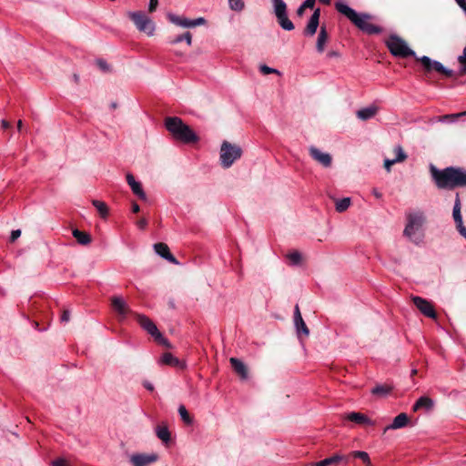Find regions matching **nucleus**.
Instances as JSON below:
<instances>
[{"instance_id": "obj_1", "label": "nucleus", "mask_w": 466, "mask_h": 466, "mask_svg": "<svg viewBox=\"0 0 466 466\" xmlns=\"http://www.w3.org/2000/svg\"><path fill=\"white\" fill-rule=\"evenodd\" d=\"M385 45L393 56L400 58L414 56L417 61H420L421 63L426 72H431L434 70L444 75L447 77L453 76V71L445 68L441 63L431 60L429 56H426L417 57L415 52L411 48H410L407 42L397 35H390L385 40Z\"/></svg>"}, {"instance_id": "obj_2", "label": "nucleus", "mask_w": 466, "mask_h": 466, "mask_svg": "<svg viewBox=\"0 0 466 466\" xmlns=\"http://www.w3.org/2000/svg\"><path fill=\"white\" fill-rule=\"evenodd\" d=\"M432 178L441 189H453L466 187V169L462 167H449L439 170L431 167Z\"/></svg>"}, {"instance_id": "obj_3", "label": "nucleus", "mask_w": 466, "mask_h": 466, "mask_svg": "<svg viewBox=\"0 0 466 466\" xmlns=\"http://www.w3.org/2000/svg\"><path fill=\"white\" fill-rule=\"evenodd\" d=\"M336 10L345 15L355 26L368 35H376L382 32V28L370 22L371 15L369 14H358L354 9L346 4L338 2L335 4Z\"/></svg>"}, {"instance_id": "obj_4", "label": "nucleus", "mask_w": 466, "mask_h": 466, "mask_svg": "<svg viewBox=\"0 0 466 466\" xmlns=\"http://www.w3.org/2000/svg\"><path fill=\"white\" fill-rule=\"evenodd\" d=\"M165 127L175 140L184 144L196 143L199 139L190 127L177 116L166 117Z\"/></svg>"}, {"instance_id": "obj_5", "label": "nucleus", "mask_w": 466, "mask_h": 466, "mask_svg": "<svg viewBox=\"0 0 466 466\" xmlns=\"http://www.w3.org/2000/svg\"><path fill=\"white\" fill-rule=\"evenodd\" d=\"M241 155L242 149L240 147L228 141L222 143L219 158L223 167H230L237 159L240 158Z\"/></svg>"}, {"instance_id": "obj_6", "label": "nucleus", "mask_w": 466, "mask_h": 466, "mask_svg": "<svg viewBox=\"0 0 466 466\" xmlns=\"http://www.w3.org/2000/svg\"><path fill=\"white\" fill-rule=\"evenodd\" d=\"M274 6V13L278 19L279 25L287 31L294 29L293 23L287 15V5L283 0H271Z\"/></svg>"}, {"instance_id": "obj_7", "label": "nucleus", "mask_w": 466, "mask_h": 466, "mask_svg": "<svg viewBox=\"0 0 466 466\" xmlns=\"http://www.w3.org/2000/svg\"><path fill=\"white\" fill-rule=\"evenodd\" d=\"M130 19L134 22L137 29L152 35L155 31V25L152 21L143 12H130Z\"/></svg>"}, {"instance_id": "obj_8", "label": "nucleus", "mask_w": 466, "mask_h": 466, "mask_svg": "<svg viewBox=\"0 0 466 466\" xmlns=\"http://www.w3.org/2000/svg\"><path fill=\"white\" fill-rule=\"evenodd\" d=\"M408 223L404 228V235L410 238L423 224L425 218L422 212L409 213Z\"/></svg>"}, {"instance_id": "obj_9", "label": "nucleus", "mask_w": 466, "mask_h": 466, "mask_svg": "<svg viewBox=\"0 0 466 466\" xmlns=\"http://www.w3.org/2000/svg\"><path fill=\"white\" fill-rule=\"evenodd\" d=\"M452 218L456 225V228L459 233L466 238V228L463 225L462 216H461V201L460 198V194L456 193L454 206L452 209Z\"/></svg>"}, {"instance_id": "obj_10", "label": "nucleus", "mask_w": 466, "mask_h": 466, "mask_svg": "<svg viewBox=\"0 0 466 466\" xmlns=\"http://www.w3.org/2000/svg\"><path fill=\"white\" fill-rule=\"evenodd\" d=\"M411 300L416 306V308L422 313L424 316L431 318V319H436L437 314L434 309L433 305L427 299L419 297V296H412Z\"/></svg>"}, {"instance_id": "obj_11", "label": "nucleus", "mask_w": 466, "mask_h": 466, "mask_svg": "<svg viewBox=\"0 0 466 466\" xmlns=\"http://www.w3.org/2000/svg\"><path fill=\"white\" fill-rule=\"evenodd\" d=\"M167 18L171 23H173L177 25L182 26V27H187H187H195L198 25H204L206 23V20L203 17H198L197 19L190 20V19H187V18H185L182 16H178L172 13L167 14Z\"/></svg>"}, {"instance_id": "obj_12", "label": "nucleus", "mask_w": 466, "mask_h": 466, "mask_svg": "<svg viewBox=\"0 0 466 466\" xmlns=\"http://www.w3.org/2000/svg\"><path fill=\"white\" fill-rule=\"evenodd\" d=\"M310 157L324 167H329L332 163V157L329 153L320 151L316 147H309V148Z\"/></svg>"}, {"instance_id": "obj_13", "label": "nucleus", "mask_w": 466, "mask_h": 466, "mask_svg": "<svg viewBox=\"0 0 466 466\" xmlns=\"http://www.w3.org/2000/svg\"><path fill=\"white\" fill-rule=\"evenodd\" d=\"M319 16H320V10L318 8L314 10L313 14L311 15L305 29H304V35L308 36H312L316 34L319 24Z\"/></svg>"}, {"instance_id": "obj_14", "label": "nucleus", "mask_w": 466, "mask_h": 466, "mask_svg": "<svg viewBox=\"0 0 466 466\" xmlns=\"http://www.w3.org/2000/svg\"><path fill=\"white\" fill-rule=\"evenodd\" d=\"M136 318L139 325L153 338L157 335V332H159L155 323L147 316L137 314Z\"/></svg>"}, {"instance_id": "obj_15", "label": "nucleus", "mask_w": 466, "mask_h": 466, "mask_svg": "<svg viewBox=\"0 0 466 466\" xmlns=\"http://www.w3.org/2000/svg\"><path fill=\"white\" fill-rule=\"evenodd\" d=\"M344 419L352 421L359 425H374V421L371 420L368 416L360 412H350L344 416Z\"/></svg>"}, {"instance_id": "obj_16", "label": "nucleus", "mask_w": 466, "mask_h": 466, "mask_svg": "<svg viewBox=\"0 0 466 466\" xmlns=\"http://www.w3.org/2000/svg\"><path fill=\"white\" fill-rule=\"evenodd\" d=\"M154 249L160 257L164 258L167 261L173 264H178L176 258L170 253L169 248L165 243H157L154 245Z\"/></svg>"}, {"instance_id": "obj_17", "label": "nucleus", "mask_w": 466, "mask_h": 466, "mask_svg": "<svg viewBox=\"0 0 466 466\" xmlns=\"http://www.w3.org/2000/svg\"><path fill=\"white\" fill-rule=\"evenodd\" d=\"M157 456L156 454L144 455L137 454L131 457V462L134 466H147L148 464L156 461Z\"/></svg>"}, {"instance_id": "obj_18", "label": "nucleus", "mask_w": 466, "mask_h": 466, "mask_svg": "<svg viewBox=\"0 0 466 466\" xmlns=\"http://www.w3.org/2000/svg\"><path fill=\"white\" fill-rule=\"evenodd\" d=\"M127 182L130 186L132 192L137 196L140 199L145 200L147 198L146 193L144 192L142 186L139 182L136 181L134 176L130 173L127 175Z\"/></svg>"}, {"instance_id": "obj_19", "label": "nucleus", "mask_w": 466, "mask_h": 466, "mask_svg": "<svg viewBox=\"0 0 466 466\" xmlns=\"http://www.w3.org/2000/svg\"><path fill=\"white\" fill-rule=\"evenodd\" d=\"M229 361L234 371L240 377V379L247 380L248 377V371L244 362L237 358H230Z\"/></svg>"}, {"instance_id": "obj_20", "label": "nucleus", "mask_w": 466, "mask_h": 466, "mask_svg": "<svg viewBox=\"0 0 466 466\" xmlns=\"http://www.w3.org/2000/svg\"><path fill=\"white\" fill-rule=\"evenodd\" d=\"M159 363L163 365H167L171 367H177L180 369H184L186 367L185 363L179 360L177 357L169 352H166L162 355L159 360Z\"/></svg>"}, {"instance_id": "obj_21", "label": "nucleus", "mask_w": 466, "mask_h": 466, "mask_svg": "<svg viewBox=\"0 0 466 466\" xmlns=\"http://www.w3.org/2000/svg\"><path fill=\"white\" fill-rule=\"evenodd\" d=\"M294 323H295V326L297 329V332L299 334L303 333L305 336L309 335V329L307 328V326L301 317L299 308L298 305H296V307H295Z\"/></svg>"}, {"instance_id": "obj_22", "label": "nucleus", "mask_w": 466, "mask_h": 466, "mask_svg": "<svg viewBox=\"0 0 466 466\" xmlns=\"http://www.w3.org/2000/svg\"><path fill=\"white\" fill-rule=\"evenodd\" d=\"M112 307L121 317L125 318L128 312V307L121 297H113L111 299Z\"/></svg>"}, {"instance_id": "obj_23", "label": "nucleus", "mask_w": 466, "mask_h": 466, "mask_svg": "<svg viewBox=\"0 0 466 466\" xmlns=\"http://www.w3.org/2000/svg\"><path fill=\"white\" fill-rule=\"evenodd\" d=\"M433 405H434V402L431 398H429L427 396H422L415 402L412 410H413V411H417L420 409L430 410L432 409Z\"/></svg>"}, {"instance_id": "obj_24", "label": "nucleus", "mask_w": 466, "mask_h": 466, "mask_svg": "<svg viewBox=\"0 0 466 466\" xmlns=\"http://www.w3.org/2000/svg\"><path fill=\"white\" fill-rule=\"evenodd\" d=\"M409 421V418L406 413H400L398 416H396L390 425H389L385 431L387 430H396L403 428L407 425Z\"/></svg>"}, {"instance_id": "obj_25", "label": "nucleus", "mask_w": 466, "mask_h": 466, "mask_svg": "<svg viewBox=\"0 0 466 466\" xmlns=\"http://www.w3.org/2000/svg\"><path fill=\"white\" fill-rule=\"evenodd\" d=\"M328 39H329V35H328L327 29L324 25H322L320 27V30H319V33L318 35V39H317L316 47H317L318 52L322 53L324 51L325 45H326Z\"/></svg>"}, {"instance_id": "obj_26", "label": "nucleus", "mask_w": 466, "mask_h": 466, "mask_svg": "<svg viewBox=\"0 0 466 466\" xmlns=\"http://www.w3.org/2000/svg\"><path fill=\"white\" fill-rule=\"evenodd\" d=\"M378 112V107L375 106H368L357 111V116L361 120H368L373 117Z\"/></svg>"}, {"instance_id": "obj_27", "label": "nucleus", "mask_w": 466, "mask_h": 466, "mask_svg": "<svg viewBox=\"0 0 466 466\" xmlns=\"http://www.w3.org/2000/svg\"><path fill=\"white\" fill-rule=\"evenodd\" d=\"M393 390V387L389 384H378L371 390V394L378 397H386Z\"/></svg>"}, {"instance_id": "obj_28", "label": "nucleus", "mask_w": 466, "mask_h": 466, "mask_svg": "<svg viewBox=\"0 0 466 466\" xmlns=\"http://www.w3.org/2000/svg\"><path fill=\"white\" fill-rule=\"evenodd\" d=\"M72 234L80 245L86 246L91 243V236L86 232L76 228L73 229Z\"/></svg>"}, {"instance_id": "obj_29", "label": "nucleus", "mask_w": 466, "mask_h": 466, "mask_svg": "<svg viewBox=\"0 0 466 466\" xmlns=\"http://www.w3.org/2000/svg\"><path fill=\"white\" fill-rule=\"evenodd\" d=\"M157 436L165 443L170 441V432L167 426H157L156 429Z\"/></svg>"}, {"instance_id": "obj_30", "label": "nucleus", "mask_w": 466, "mask_h": 466, "mask_svg": "<svg viewBox=\"0 0 466 466\" xmlns=\"http://www.w3.org/2000/svg\"><path fill=\"white\" fill-rule=\"evenodd\" d=\"M342 460V457L339 455H334L329 458H326L320 461L313 463L311 466H329L333 463H337Z\"/></svg>"}, {"instance_id": "obj_31", "label": "nucleus", "mask_w": 466, "mask_h": 466, "mask_svg": "<svg viewBox=\"0 0 466 466\" xmlns=\"http://www.w3.org/2000/svg\"><path fill=\"white\" fill-rule=\"evenodd\" d=\"M353 458L360 459L366 466H372L369 454L366 451H355L350 453Z\"/></svg>"}, {"instance_id": "obj_32", "label": "nucleus", "mask_w": 466, "mask_h": 466, "mask_svg": "<svg viewBox=\"0 0 466 466\" xmlns=\"http://www.w3.org/2000/svg\"><path fill=\"white\" fill-rule=\"evenodd\" d=\"M350 206V198H344L336 201V210L339 213L344 212Z\"/></svg>"}, {"instance_id": "obj_33", "label": "nucleus", "mask_w": 466, "mask_h": 466, "mask_svg": "<svg viewBox=\"0 0 466 466\" xmlns=\"http://www.w3.org/2000/svg\"><path fill=\"white\" fill-rule=\"evenodd\" d=\"M93 205L96 207L102 218H106L108 214V208L105 202L99 200H93Z\"/></svg>"}, {"instance_id": "obj_34", "label": "nucleus", "mask_w": 466, "mask_h": 466, "mask_svg": "<svg viewBox=\"0 0 466 466\" xmlns=\"http://www.w3.org/2000/svg\"><path fill=\"white\" fill-rule=\"evenodd\" d=\"M182 41H186L187 46H191L192 35L189 32H186L183 35H179L176 36L173 40H171V44H177Z\"/></svg>"}, {"instance_id": "obj_35", "label": "nucleus", "mask_w": 466, "mask_h": 466, "mask_svg": "<svg viewBox=\"0 0 466 466\" xmlns=\"http://www.w3.org/2000/svg\"><path fill=\"white\" fill-rule=\"evenodd\" d=\"M178 413L182 419V420L186 423V424H191L192 423V419L191 417L189 416L186 407L184 405H180L178 407Z\"/></svg>"}, {"instance_id": "obj_36", "label": "nucleus", "mask_w": 466, "mask_h": 466, "mask_svg": "<svg viewBox=\"0 0 466 466\" xmlns=\"http://www.w3.org/2000/svg\"><path fill=\"white\" fill-rule=\"evenodd\" d=\"M459 63L461 65L460 75L466 74V46L463 48L462 55L458 57Z\"/></svg>"}, {"instance_id": "obj_37", "label": "nucleus", "mask_w": 466, "mask_h": 466, "mask_svg": "<svg viewBox=\"0 0 466 466\" xmlns=\"http://www.w3.org/2000/svg\"><path fill=\"white\" fill-rule=\"evenodd\" d=\"M394 152L396 154L395 161L402 162L407 158V155L404 153L400 146L396 147L394 148Z\"/></svg>"}, {"instance_id": "obj_38", "label": "nucleus", "mask_w": 466, "mask_h": 466, "mask_svg": "<svg viewBox=\"0 0 466 466\" xmlns=\"http://www.w3.org/2000/svg\"><path fill=\"white\" fill-rule=\"evenodd\" d=\"M461 117L460 113L443 115L438 117L439 122L455 121Z\"/></svg>"}, {"instance_id": "obj_39", "label": "nucleus", "mask_w": 466, "mask_h": 466, "mask_svg": "<svg viewBox=\"0 0 466 466\" xmlns=\"http://www.w3.org/2000/svg\"><path fill=\"white\" fill-rule=\"evenodd\" d=\"M230 8L235 11H241L244 8L243 0H228Z\"/></svg>"}, {"instance_id": "obj_40", "label": "nucleus", "mask_w": 466, "mask_h": 466, "mask_svg": "<svg viewBox=\"0 0 466 466\" xmlns=\"http://www.w3.org/2000/svg\"><path fill=\"white\" fill-rule=\"evenodd\" d=\"M288 258L290 260L292 264L297 265L301 260V255L299 252L294 251L288 255Z\"/></svg>"}, {"instance_id": "obj_41", "label": "nucleus", "mask_w": 466, "mask_h": 466, "mask_svg": "<svg viewBox=\"0 0 466 466\" xmlns=\"http://www.w3.org/2000/svg\"><path fill=\"white\" fill-rule=\"evenodd\" d=\"M154 339L159 344L164 345L167 348H171V344L169 343V341L167 339H165L160 332H157Z\"/></svg>"}, {"instance_id": "obj_42", "label": "nucleus", "mask_w": 466, "mask_h": 466, "mask_svg": "<svg viewBox=\"0 0 466 466\" xmlns=\"http://www.w3.org/2000/svg\"><path fill=\"white\" fill-rule=\"evenodd\" d=\"M260 69V72L263 74V75H268V74H278V75H280L279 71L275 69V68H271L266 65H262L260 66L259 67Z\"/></svg>"}, {"instance_id": "obj_43", "label": "nucleus", "mask_w": 466, "mask_h": 466, "mask_svg": "<svg viewBox=\"0 0 466 466\" xmlns=\"http://www.w3.org/2000/svg\"><path fill=\"white\" fill-rule=\"evenodd\" d=\"M52 466H71L66 460L64 459H56L52 461Z\"/></svg>"}, {"instance_id": "obj_44", "label": "nucleus", "mask_w": 466, "mask_h": 466, "mask_svg": "<svg viewBox=\"0 0 466 466\" xmlns=\"http://www.w3.org/2000/svg\"><path fill=\"white\" fill-rule=\"evenodd\" d=\"M21 236V230L15 229L11 232L10 241L15 242Z\"/></svg>"}, {"instance_id": "obj_45", "label": "nucleus", "mask_w": 466, "mask_h": 466, "mask_svg": "<svg viewBox=\"0 0 466 466\" xmlns=\"http://www.w3.org/2000/svg\"><path fill=\"white\" fill-rule=\"evenodd\" d=\"M316 0H305L302 4V8H313L315 5Z\"/></svg>"}, {"instance_id": "obj_46", "label": "nucleus", "mask_w": 466, "mask_h": 466, "mask_svg": "<svg viewBox=\"0 0 466 466\" xmlns=\"http://www.w3.org/2000/svg\"><path fill=\"white\" fill-rule=\"evenodd\" d=\"M395 163H398L397 161H395V158L394 159H386L384 161V167L387 169V171H390V167L392 165H394Z\"/></svg>"}, {"instance_id": "obj_47", "label": "nucleus", "mask_w": 466, "mask_h": 466, "mask_svg": "<svg viewBox=\"0 0 466 466\" xmlns=\"http://www.w3.org/2000/svg\"><path fill=\"white\" fill-rule=\"evenodd\" d=\"M70 319V312L69 310H64L61 316L62 322H67Z\"/></svg>"}, {"instance_id": "obj_48", "label": "nucleus", "mask_w": 466, "mask_h": 466, "mask_svg": "<svg viewBox=\"0 0 466 466\" xmlns=\"http://www.w3.org/2000/svg\"><path fill=\"white\" fill-rule=\"evenodd\" d=\"M157 4H158L157 0H150L149 6H148L149 12H154L157 6Z\"/></svg>"}, {"instance_id": "obj_49", "label": "nucleus", "mask_w": 466, "mask_h": 466, "mask_svg": "<svg viewBox=\"0 0 466 466\" xmlns=\"http://www.w3.org/2000/svg\"><path fill=\"white\" fill-rule=\"evenodd\" d=\"M137 225L139 228L145 229L147 226V220L146 218H141L137 222Z\"/></svg>"}, {"instance_id": "obj_50", "label": "nucleus", "mask_w": 466, "mask_h": 466, "mask_svg": "<svg viewBox=\"0 0 466 466\" xmlns=\"http://www.w3.org/2000/svg\"><path fill=\"white\" fill-rule=\"evenodd\" d=\"M97 65L104 71H106L108 69V66H107L106 62L104 60H98Z\"/></svg>"}, {"instance_id": "obj_51", "label": "nucleus", "mask_w": 466, "mask_h": 466, "mask_svg": "<svg viewBox=\"0 0 466 466\" xmlns=\"http://www.w3.org/2000/svg\"><path fill=\"white\" fill-rule=\"evenodd\" d=\"M458 5L465 12L466 14V1L465 0H455Z\"/></svg>"}, {"instance_id": "obj_52", "label": "nucleus", "mask_w": 466, "mask_h": 466, "mask_svg": "<svg viewBox=\"0 0 466 466\" xmlns=\"http://www.w3.org/2000/svg\"><path fill=\"white\" fill-rule=\"evenodd\" d=\"M1 127L3 129H8L11 127V124L8 121H6L5 119H3L1 121Z\"/></svg>"}, {"instance_id": "obj_53", "label": "nucleus", "mask_w": 466, "mask_h": 466, "mask_svg": "<svg viewBox=\"0 0 466 466\" xmlns=\"http://www.w3.org/2000/svg\"><path fill=\"white\" fill-rule=\"evenodd\" d=\"M139 209H140V208H139V206H138L136 202H134V203L132 204V211H133L134 213H137V212L139 211Z\"/></svg>"}, {"instance_id": "obj_54", "label": "nucleus", "mask_w": 466, "mask_h": 466, "mask_svg": "<svg viewBox=\"0 0 466 466\" xmlns=\"http://www.w3.org/2000/svg\"><path fill=\"white\" fill-rule=\"evenodd\" d=\"M372 193L377 198H380L382 197V194L376 188L372 190Z\"/></svg>"}, {"instance_id": "obj_55", "label": "nucleus", "mask_w": 466, "mask_h": 466, "mask_svg": "<svg viewBox=\"0 0 466 466\" xmlns=\"http://www.w3.org/2000/svg\"><path fill=\"white\" fill-rule=\"evenodd\" d=\"M329 57H334V56H339V53L336 52V51H329L327 55Z\"/></svg>"}, {"instance_id": "obj_56", "label": "nucleus", "mask_w": 466, "mask_h": 466, "mask_svg": "<svg viewBox=\"0 0 466 466\" xmlns=\"http://www.w3.org/2000/svg\"><path fill=\"white\" fill-rule=\"evenodd\" d=\"M305 9H306V8H302V5H301L298 8V10H297V14H298V15H299V16H300V15H303V13H304V10H305Z\"/></svg>"}, {"instance_id": "obj_57", "label": "nucleus", "mask_w": 466, "mask_h": 466, "mask_svg": "<svg viewBox=\"0 0 466 466\" xmlns=\"http://www.w3.org/2000/svg\"><path fill=\"white\" fill-rule=\"evenodd\" d=\"M144 385L149 390H153V389H154L153 386L150 383H145Z\"/></svg>"}, {"instance_id": "obj_58", "label": "nucleus", "mask_w": 466, "mask_h": 466, "mask_svg": "<svg viewBox=\"0 0 466 466\" xmlns=\"http://www.w3.org/2000/svg\"><path fill=\"white\" fill-rule=\"evenodd\" d=\"M23 122L22 120H18L17 122V129L20 131L22 129Z\"/></svg>"}, {"instance_id": "obj_59", "label": "nucleus", "mask_w": 466, "mask_h": 466, "mask_svg": "<svg viewBox=\"0 0 466 466\" xmlns=\"http://www.w3.org/2000/svg\"><path fill=\"white\" fill-rule=\"evenodd\" d=\"M320 3L324 4V5H329L330 4V0H319Z\"/></svg>"}, {"instance_id": "obj_60", "label": "nucleus", "mask_w": 466, "mask_h": 466, "mask_svg": "<svg viewBox=\"0 0 466 466\" xmlns=\"http://www.w3.org/2000/svg\"><path fill=\"white\" fill-rule=\"evenodd\" d=\"M110 106H111V108L115 109V108H116L117 105H116V103H112Z\"/></svg>"}, {"instance_id": "obj_61", "label": "nucleus", "mask_w": 466, "mask_h": 466, "mask_svg": "<svg viewBox=\"0 0 466 466\" xmlns=\"http://www.w3.org/2000/svg\"><path fill=\"white\" fill-rule=\"evenodd\" d=\"M460 115H461V117L466 116V111L461 112Z\"/></svg>"}, {"instance_id": "obj_62", "label": "nucleus", "mask_w": 466, "mask_h": 466, "mask_svg": "<svg viewBox=\"0 0 466 466\" xmlns=\"http://www.w3.org/2000/svg\"><path fill=\"white\" fill-rule=\"evenodd\" d=\"M74 78H75V81L77 82L78 81V76L77 75H74Z\"/></svg>"}, {"instance_id": "obj_63", "label": "nucleus", "mask_w": 466, "mask_h": 466, "mask_svg": "<svg viewBox=\"0 0 466 466\" xmlns=\"http://www.w3.org/2000/svg\"><path fill=\"white\" fill-rule=\"evenodd\" d=\"M416 373H417V370H413L411 371V374H412V375H415Z\"/></svg>"}]
</instances>
